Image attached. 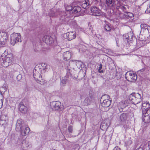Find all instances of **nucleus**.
<instances>
[{"label": "nucleus", "instance_id": "1", "mask_svg": "<svg viewBox=\"0 0 150 150\" xmlns=\"http://www.w3.org/2000/svg\"><path fill=\"white\" fill-rule=\"evenodd\" d=\"M106 3L107 6L110 8L112 9L115 8L116 15L121 18L123 17L124 15L121 12L120 10L125 11L128 8L127 6L124 5L121 1L119 2L115 0H106Z\"/></svg>", "mask_w": 150, "mask_h": 150}, {"label": "nucleus", "instance_id": "2", "mask_svg": "<svg viewBox=\"0 0 150 150\" xmlns=\"http://www.w3.org/2000/svg\"><path fill=\"white\" fill-rule=\"evenodd\" d=\"M48 66L44 63L40 65L38 67H36L33 71V77L37 83L41 84H43L44 82L42 76L47 71Z\"/></svg>", "mask_w": 150, "mask_h": 150}, {"label": "nucleus", "instance_id": "3", "mask_svg": "<svg viewBox=\"0 0 150 150\" xmlns=\"http://www.w3.org/2000/svg\"><path fill=\"white\" fill-rule=\"evenodd\" d=\"M23 125V122L21 119L17 120L16 124V130L17 132H20L22 136H25L27 135L29 132L30 129L28 127L25 128L24 130H23L24 128Z\"/></svg>", "mask_w": 150, "mask_h": 150}, {"label": "nucleus", "instance_id": "4", "mask_svg": "<svg viewBox=\"0 0 150 150\" xmlns=\"http://www.w3.org/2000/svg\"><path fill=\"white\" fill-rule=\"evenodd\" d=\"M129 99L131 102L132 104L136 105L142 100L141 95L138 93H133L129 96Z\"/></svg>", "mask_w": 150, "mask_h": 150}, {"label": "nucleus", "instance_id": "5", "mask_svg": "<svg viewBox=\"0 0 150 150\" xmlns=\"http://www.w3.org/2000/svg\"><path fill=\"white\" fill-rule=\"evenodd\" d=\"M3 57V56H2V59L3 61V65L4 67H7L12 64L14 60L12 54H8L4 57Z\"/></svg>", "mask_w": 150, "mask_h": 150}, {"label": "nucleus", "instance_id": "6", "mask_svg": "<svg viewBox=\"0 0 150 150\" xmlns=\"http://www.w3.org/2000/svg\"><path fill=\"white\" fill-rule=\"evenodd\" d=\"M101 105L104 107H108L111 104V100L110 99L109 96L107 95L102 96L100 100Z\"/></svg>", "mask_w": 150, "mask_h": 150}, {"label": "nucleus", "instance_id": "7", "mask_svg": "<svg viewBox=\"0 0 150 150\" xmlns=\"http://www.w3.org/2000/svg\"><path fill=\"white\" fill-rule=\"evenodd\" d=\"M21 36L19 33H13L11 34L10 36V43L13 45L18 42H21Z\"/></svg>", "mask_w": 150, "mask_h": 150}, {"label": "nucleus", "instance_id": "8", "mask_svg": "<svg viewBox=\"0 0 150 150\" xmlns=\"http://www.w3.org/2000/svg\"><path fill=\"white\" fill-rule=\"evenodd\" d=\"M141 32L144 33L147 38H150V26L146 24H141L140 25Z\"/></svg>", "mask_w": 150, "mask_h": 150}, {"label": "nucleus", "instance_id": "9", "mask_svg": "<svg viewBox=\"0 0 150 150\" xmlns=\"http://www.w3.org/2000/svg\"><path fill=\"white\" fill-rule=\"evenodd\" d=\"M126 79L129 81L134 82L137 79V75L131 72H127L125 75Z\"/></svg>", "mask_w": 150, "mask_h": 150}, {"label": "nucleus", "instance_id": "10", "mask_svg": "<svg viewBox=\"0 0 150 150\" xmlns=\"http://www.w3.org/2000/svg\"><path fill=\"white\" fill-rule=\"evenodd\" d=\"M8 39V36L7 33L5 30H0V44L4 45Z\"/></svg>", "mask_w": 150, "mask_h": 150}, {"label": "nucleus", "instance_id": "11", "mask_svg": "<svg viewBox=\"0 0 150 150\" xmlns=\"http://www.w3.org/2000/svg\"><path fill=\"white\" fill-rule=\"evenodd\" d=\"M142 113V120L143 122L146 123L149 122L150 121V111L149 110L147 112Z\"/></svg>", "mask_w": 150, "mask_h": 150}, {"label": "nucleus", "instance_id": "12", "mask_svg": "<svg viewBox=\"0 0 150 150\" xmlns=\"http://www.w3.org/2000/svg\"><path fill=\"white\" fill-rule=\"evenodd\" d=\"M91 14L94 16H99L101 14V10L96 6L92 7L91 9Z\"/></svg>", "mask_w": 150, "mask_h": 150}, {"label": "nucleus", "instance_id": "13", "mask_svg": "<svg viewBox=\"0 0 150 150\" xmlns=\"http://www.w3.org/2000/svg\"><path fill=\"white\" fill-rule=\"evenodd\" d=\"M51 107L53 110H56L59 109L61 106V103L59 101L53 102L50 103Z\"/></svg>", "mask_w": 150, "mask_h": 150}, {"label": "nucleus", "instance_id": "14", "mask_svg": "<svg viewBox=\"0 0 150 150\" xmlns=\"http://www.w3.org/2000/svg\"><path fill=\"white\" fill-rule=\"evenodd\" d=\"M123 5L125 6H127L128 7V8L127 9L126 11H124L123 10H120V11L124 15L123 17L121 18L120 17H119L118 16H117L119 18L121 19L123 18H124L125 16H126L127 17L130 18L133 17V15L132 13L127 12V11H128V9H129V6L125 4H124Z\"/></svg>", "mask_w": 150, "mask_h": 150}, {"label": "nucleus", "instance_id": "15", "mask_svg": "<svg viewBox=\"0 0 150 150\" xmlns=\"http://www.w3.org/2000/svg\"><path fill=\"white\" fill-rule=\"evenodd\" d=\"M64 35H66L68 40H71L76 38V32L75 31H70Z\"/></svg>", "mask_w": 150, "mask_h": 150}, {"label": "nucleus", "instance_id": "16", "mask_svg": "<svg viewBox=\"0 0 150 150\" xmlns=\"http://www.w3.org/2000/svg\"><path fill=\"white\" fill-rule=\"evenodd\" d=\"M43 41L50 45H52L54 43V40L50 36H45L43 38Z\"/></svg>", "mask_w": 150, "mask_h": 150}, {"label": "nucleus", "instance_id": "17", "mask_svg": "<svg viewBox=\"0 0 150 150\" xmlns=\"http://www.w3.org/2000/svg\"><path fill=\"white\" fill-rule=\"evenodd\" d=\"M142 113H145L149 110L150 111V105L147 102L144 103L142 104Z\"/></svg>", "mask_w": 150, "mask_h": 150}, {"label": "nucleus", "instance_id": "18", "mask_svg": "<svg viewBox=\"0 0 150 150\" xmlns=\"http://www.w3.org/2000/svg\"><path fill=\"white\" fill-rule=\"evenodd\" d=\"M71 57V53L69 51L64 52L63 54V58L64 60H67L69 59Z\"/></svg>", "mask_w": 150, "mask_h": 150}, {"label": "nucleus", "instance_id": "19", "mask_svg": "<svg viewBox=\"0 0 150 150\" xmlns=\"http://www.w3.org/2000/svg\"><path fill=\"white\" fill-rule=\"evenodd\" d=\"M91 4L90 3L89 0H85L82 2L81 4V6L82 8L85 9Z\"/></svg>", "mask_w": 150, "mask_h": 150}, {"label": "nucleus", "instance_id": "20", "mask_svg": "<svg viewBox=\"0 0 150 150\" xmlns=\"http://www.w3.org/2000/svg\"><path fill=\"white\" fill-rule=\"evenodd\" d=\"M66 10L67 11V12H66V14H68L69 13V15H67L66 16V18H68V17H70V14L72 13L71 10L73 9L72 7L71 6H67L66 7Z\"/></svg>", "mask_w": 150, "mask_h": 150}, {"label": "nucleus", "instance_id": "21", "mask_svg": "<svg viewBox=\"0 0 150 150\" xmlns=\"http://www.w3.org/2000/svg\"><path fill=\"white\" fill-rule=\"evenodd\" d=\"M19 110L23 113L26 112L27 108L23 104L20 103L19 105Z\"/></svg>", "mask_w": 150, "mask_h": 150}, {"label": "nucleus", "instance_id": "22", "mask_svg": "<svg viewBox=\"0 0 150 150\" xmlns=\"http://www.w3.org/2000/svg\"><path fill=\"white\" fill-rule=\"evenodd\" d=\"M75 71L74 69H68L67 71V75L69 77H73L75 75Z\"/></svg>", "mask_w": 150, "mask_h": 150}, {"label": "nucleus", "instance_id": "23", "mask_svg": "<svg viewBox=\"0 0 150 150\" xmlns=\"http://www.w3.org/2000/svg\"><path fill=\"white\" fill-rule=\"evenodd\" d=\"M127 115L125 113H122L121 114L120 116V121L122 122H126L127 119Z\"/></svg>", "mask_w": 150, "mask_h": 150}, {"label": "nucleus", "instance_id": "24", "mask_svg": "<svg viewBox=\"0 0 150 150\" xmlns=\"http://www.w3.org/2000/svg\"><path fill=\"white\" fill-rule=\"evenodd\" d=\"M143 4L146 8V12L150 13V1H147L145 2Z\"/></svg>", "mask_w": 150, "mask_h": 150}, {"label": "nucleus", "instance_id": "25", "mask_svg": "<svg viewBox=\"0 0 150 150\" xmlns=\"http://www.w3.org/2000/svg\"><path fill=\"white\" fill-rule=\"evenodd\" d=\"M92 99V97L91 96H90L86 98L83 102L84 105H88L89 104Z\"/></svg>", "mask_w": 150, "mask_h": 150}, {"label": "nucleus", "instance_id": "26", "mask_svg": "<svg viewBox=\"0 0 150 150\" xmlns=\"http://www.w3.org/2000/svg\"><path fill=\"white\" fill-rule=\"evenodd\" d=\"M76 65L77 68L81 70L82 69V66L84 65V64L81 61H77L76 62Z\"/></svg>", "mask_w": 150, "mask_h": 150}, {"label": "nucleus", "instance_id": "27", "mask_svg": "<svg viewBox=\"0 0 150 150\" xmlns=\"http://www.w3.org/2000/svg\"><path fill=\"white\" fill-rule=\"evenodd\" d=\"M81 8L79 6H74L73 8L72 11V13H76L80 12L81 11Z\"/></svg>", "mask_w": 150, "mask_h": 150}, {"label": "nucleus", "instance_id": "28", "mask_svg": "<svg viewBox=\"0 0 150 150\" xmlns=\"http://www.w3.org/2000/svg\"><path fill=\"white\" fill-rule=\"evenodd\" d=\"M105 30L107 31H110L111 30V27L109 24L106 23L104 26Z\"/></svg>", "mask_w": 150, "mask_h": 150}, {"label": "nucleus", "instance_id": "29", "mask_svg": "<svg viewBox=\"0 0 150 150\" xmlns=\"http://www.w3.org/2000/svg\"><path fill=\"white\" fill-rule=\"evenodd\" d=\"M68 132L69 133H72L73 132V128L71 126H69L68 127Z\"/></svg>", "mask_w": 150, "mask_h": 150}, {"label": "nucleus", "instance_id": "30", "mask_svg": "<svg viewBox=\"0 0 150 150\" xmlns=\"http://www.w3.org/2000/svg\"><path fill=\"white\" fill-rule=\"evenodd\" d=\"M132 143V140L130 139H129L125 143V144L126 146H129Z\"/></svg>", "mask_w": 150, "mask_h": 150}, {"label": "nucleus", "instance_id": "31", "mask_svg": "<svg viewBox=\"0 0 150 150\" xmlns=\"http://www.w3.org/2000/svg\"><path fill=\"white\" fill-rule=\"evenodd\" d=\"M67 80H68L66 79V77H64L62 79V83L63 84H65L67 82Z\"/></svg>", "mask_w": 150, "mask_h": 150}, {"label": "nucleus", "instance_id": "32", "mask_svg": "<svg viewBox=\"0 0 150 150\" xmlns=\"http://www.w3.org/2000/svg\"><path fill=\"white\" fill-rule=\"evenodd\" d=\"M102 68V64H100V66L99 67V69H98V72L99 73H101L103 72V70H101Z\"/></svg>", "mask_w": 150, "mask_h": 150}, {"label": "nucleus", "instance_id": "33", "mask_svg": "<svg viewBox=\"0 0 150 150\" xmlns=\"http://www.w3.org/2000/svg\"><path fill=\"white\" fill-rule=\"evenodd\" d=\"M4 89V92H5L6 91V88L4 87H2L0 90V95L3 98V96L2 95V92L1 91L3 90V89Z\"/></svg>", "mask_w": 150, "mask_h": 150}, {"label": "nucleus", "instance_id": "34", "mask_svg": "<svg viewBox=\"0 0 150 150\" xmlns=\"http://www.w3.org/2000/svg\"><path fill=\"white\" fill-rule=\"evenodd\" d=\"M3 103V100L1 99H0V108H1L2 106Z\"/></svg>", "mask_w": 150, "mask_h": 150}, {"label": "nucleus", "instance_id": "35", "mask_svg": "<svg viewBox=\"0 0 150 150\" xmlns=\"http://www.w3.org/2000/svg\"><path fill=\"white\" fill-rule=\"evenodd\" d=\"M18 80H20L21 78V74H18L17 77Z\"/></svg>", "mask_w": 150, "mask_h": 150}, {"label": "nucleus", "instance_id": "36", "mask_svg": "<svg viewBox=\"0 0 150 150\" xmlns=\"http://www.w3.org/2000/svg\"><path fill=\"white\" fill-rule=\"evenodd\" d=\"M100 5L102 6V7L104 9H106L107 8L106 5L104 6V4H102Z\"/></svg>", "mask_w": 150, "mask_h": 150}, {"label": "nucleus", "instance_id": "37", "mask_svg": "<svg viewBox=\"0 0 150 150\" xmlns=\"http://www.w3.org/2000/svg\"><path fill=\"white\" fill-rule=\"evenodd\" d=\"M114 150H121L118 147H115L114 149Z\"/></svg>", "mask_w": 150, "mask_h": 150}, {"label": "nucleus", "instance_id": "38", "mask_svg": "<svg viewBox=\"0 0 150 150\" xmlns=\"http://www.w3.org/2000/svg\"><path fill=\"white\" fill-rule=\"evenodd\" d=\"M136 150H142V149L141 148H138Z\"/></svg>", "mask_w": 150, "mask_h": 150}, {"label": "nucleus", "instance_id": "39", "mask_svg": "<svg viewBox=\"0 0 150 150\" xmlns=\"http://www.w3.org/2000/svg\"><path fill=\"white\" fill-rule=\"evenodd\" d=\"M3 120H1L0 121V122H3Z\"/></svg>", "mask_w": 150, "mask_h": 150}, {"label": "nucleus", "instance_id": "40", "mask_svg": "<svg viewBox=\"0 0 150 150\" xmlns=\"http://www.w3.org/2000/svg\"><path fill=\"white\" fill-rule=\"evenodd\" d=\"M142 40V41H143V40H144L142 39V40Z\"/></svg>", "mask_w": 150, "mask_h": 150}, {"label": "nucleus", "instance_id": "41", "mask_svg": "<svg viewBox=\"0 0 150 150\" xmlns=\"http://www.w3.org/2000/svg\"><path fill=\"white\" fill-rule=\"evenodd\" d=\"M25 142L24 141H23V142Z\"/></svg>", "mask_w": 150, "mask_h": 150}, {"label": "nucleus", "instance_id": "42", "mask_svg": "<svg viewBox=\"0 0 150 150\" xmlns=\"http://www.w3.org/2000/svg\"><path fill=\"white\" fill-rule=\"evenodd\" d=\"M121 104H123V103H121Z\"/></svg>", "mask_w": 150, "mask_h": 150}, {"label": "nucleus", "instance_id": "43", "mask_svg": "<svg viewBox=\"0 0 150 150\" xmlns=\"http://www.w3.org/2000/svg\"><path fill=\"white\" fill-rule=\"evenodd\" d=\"M58 48H59V47H58Z\"/></svg>", "mask_w": 150, "mask_h": 150}, {"label": "nucleus", "instance_id": "44", "mask_svg": "<svg viewBox=\"0 0 150 150\" xmlns=\"http://www.w3.org/2000/svg\"><path fill=\"white\" fill-rule=\"evenodd\" d=\"M115 1H118L117 0H115Z\"/></svg>", "mask_w": 150, "mask_h": 150}]
</instances>
